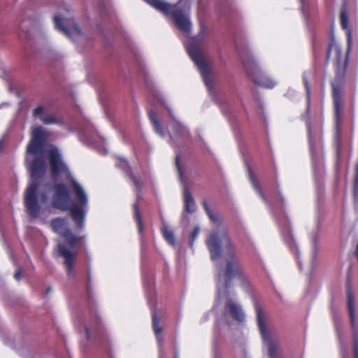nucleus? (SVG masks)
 <instances>
[{"mask_svg": "<svg viewBox=\"0 0 358 358\" xmlns=\"http://www.w3.org/2000/svg\"><path fill=\"white\" fill-rule=\"evenodd\" d=\"M206 243L212 260H216L221 257L222 245H224L226 263L224 273L228 281L236 278L242 282H248V275L243 268L241 261L236 255L235 245L227 231H212L208 235Z\"/></svg>", "mask_w": 358, "mask_h": 358, "instance_id": "1", "label": "nucleus"}, {"mask_svg": "<svg viewBox=\"0 0 358 358\" xmlns=\"http://www.w3.org/2000/svg\"><path fill=\"white\" fill-rule=\"evenodd\" d=\"M70 182L72 192L76 196V201L69 207L68 203L70 194L67 187L63 183H57L54 185L52 206L62 211L69 210L76 227L82 229L85 227L88 198L82 186L74 178H71Z\"/></svg>", "mask_w": 358, "mask_h": 358, "instance_id": "2", "label": "nucleus"}, {"mask_svg": "<svg viewBox=\"0 0 358 358\" xmlns=\"http://www.w3.org/2000/svg\"><path fill=\"white\" fill-rule=\"evenodd\" d=\"M189 57L197 66L204 83L207 86L211 84L212 69L202 52V42L199 37L192 38L187 46Z\"/></svg>", "mask_w": 358, "mask_h": 358, "instance_id": "3", "label": "nucleus"}, {"mask_svg": "<svg viewBox=\"0 0 358 358\" xmlns=\"http://www.w3.org/2000/svg\"><path fill=\"white\" fill-rule=\"evenodd\" d=\"M238 52L250 79L259 86L269 89L273 88L275 85V83L260 69L254 59L252 58H245L240 50H238Z\"/></svg>", "mask_w": 358, "mask_h": 358, "instance_id": "4", "label": "nucleus"}, {"mask_svg": "<svg viewBox=\"0 0 358 358\" xmlns=\"http://www.w3.org/2000/svg\"><path fill=\"white\" fill-rule=\"evenodd\" d=\"M89 306L90 320L87 324H84L85 336L89 342L92 341L98 342V341L105 338V331L95 304L90 301Z\"/></svg>", "mask_w": 358, "mask_h": 358, "instance_id": "5", "label": "nucleus"}, {"mask_svg": "<svg viewBox=\"0 0 358 358\" xmlns=\"http://www.w3.org/2000/svg\"><path fill=\"white\" fill-rule=\"evenodd\" d=\"M50 226L55 233L59 234L65 240L72 250L80 245L85 238V236H78L72 232L69 228L68 221L66 218H54L50 222Z\"/></svg>", "mask_w": 358, "mask_h": 358, "instance_id": "6", "label": "nucleus"}, {"mask_svg": "<svg viewBox=\"0 0 358 358\" xmlns=\"http://www.w3.org/2000/svg\"><path fill=\"white\" fill-rule=\"evenodd\" d=\"M347 65L348 61L345 60L343 66L336 67L335 78L331 82L334 108H343V92L345 87Z\"/></svg>", "mask_w": 358, "mask_h": 358, "instance_id": "7", "label": "nucleus"}, {"mask_svg": "<svg viewBox=\"0 0 358 358\" xmlns=\"http://www.w3.org/2000/svg\"><path fill=\"white\" fill-rule=\"evenodd\" d=\"M257 324L260 331L262 339L267 346L269 358H277L279 343L273 339L268 334L264 314L260 307L256 308Z\"/></svg>", "mask_w": 358, "mask_h": 358, "instance_id": "8", "label": "nucleus"}, {"mask_svg": "<svg viewBox=\"0 0 358 358\" xmlns=\"http://www.w3.org/2000/svg\"><path fill=\"white\" fill-rule=\"evenodd\" d=\"M38 184L32 182L27 187L24 195V206L29 215L32 218L38 217L41 212V206L36 196Z\"/></svg>", "mask_w": 358, "mask_h": 358, "instance_id": "9", "label": "nucleus"}, {"mask_svg": "<svg viewBox=\"0 0 358 358\" xmlns=\"http://www.w3.org/2000/svg\"><path fill=\"white\" fill-rule=\"evenodd\" d=\"M342 115L343 108H334V127L332 145L338 161L341 159L343 154Z\"/></svg>", "mask_w": 358, "mask_h": 358, "instance_id": "10", "label": "nucleus"}, {"mask_svg": "<svg viewBox=\"0 0 358 358\" xmlns=\"http://www.w3.org/2000/svg\"><path fill=\"white\" fill-rule=\"evenodd\" d=\"M53 20L55 28L70 38L83 34L81 29L73 19H64L62 16L57 15L53 17Z\"/></svg>", "mask_w": 358, "mask_h": 358, "instance_id": "11", "label": "nucleus"}, {"mask_svg": "<svg viewBox=\"0 0 358 358\" xmlns=\"http://www.w3.org/2000/svg\"><path fill=\"white\" fill-rule=\"evenodd\" d=\"M44 143L45 134L43 129L41 127L35 128L32 132V138L27 148V154L33 155L41 154L43 151Z\"/></svg>", "mask_w": 358, "mask_h": 358, "instance_id": "12", "label": "nucleus"}, {"mask_svg": "<svg viewBox=\"0 0 358 358\" xmlns=\"http://www.w3.org/2000/svg\"><path fill=\"white\" fill-rule=\"evenodd\" d=\"M58 255L64 259V264L66 268V273L71 275L74 269V262L77 256V251H71L64 244L59 243L57 246Z\"/></svg>", "mask_w": 358, "mask_h": 358, "instance_id": "13", "label": "nucleus"}, {"mask_svg": "<svg viewBox=\"0 0 358 358\" xmlns=\"http://www.w3.org/2000/svg\"><path fill=\"white\" fill-rule=\"evenodd\" d=\"M303 83L306 90V124L308 131V135L310 142V149H313V143L312 142L311 136V121H310V87L306 73L303 74Z\"/></svg>", "mask_w": 358, "mask_h": 358, "instance_id": "14", "label": "nucleus"}, {"mask_svg": "<svg viewBox=\"0 0 358 358\" xmlns=\"http://www.w3.org/2000/svg\"><path fill=\"white\" fill-rule=\"evenodd\" d=\"M143 282L144 285L148 289L147 296H148V303L151 308L152 313V329L154 334L157 336V308L155 306V302L152 300L151 296H150V292H151V289L153 288L152 282L150 280L149 274L147 273L146 270L143 268Z\"/></svg>", "mask_w": 358, "mask_h": 358, "instance_id": "15", "label": "nucleus"}, {"mask_svg": "<svg viewBox=\"0 0 358 358\" xmlns=\"http://www.w3.org/2000/svg\"><path fill=\"white\" fill-rule=\"evenodd\" d=\"M172 17L176 27L182 31L187 33L191 29L189 19L181 9H176L172 12Z\"/></svg>", "mask_w": 358, "mask_h": 358, "instance_id": "16", "label": "nucleus"}, {"mask_svg": "<svg viewBox=\"0 0 358 358\" xmlns=\"http://www.w3.org/2000/svg\"><path fill=\"white\" fill-rule=\"evenodd\" d=\"M31 177L34 180L42 178L45 173V162L43 157H36L30 166Z\"/></svg>", "mask_w": 358, "mask_h": 358, "instance_id": "17", "label": "nucleus"}, {"mask_svg": "<svg viewBox=\"0 0 358 358\" xmlns=\"http://www.w3.org/2000/svg\"><path fill=\"white\" fill-rule=\"evenodd\" d=\"M51 174L53 177L57 176L65 169V165L60 156L55 152L51 151L49 154Z\"/></svg>", "mask_w": 358, "mask_h": 358, "instance_id": "18", "label": "nucleus"}, {"mask_svg": "<svg viewBox=\"0 0 358 358\" xmlns=\"http://www.w3.org/2000/svg\"><path fill=\"white\" fill-rule=\"evenodd\" d=\"M184 207L186 213L189 214L193 213L195 210L194 199L191 194V192L187 187H185L183 191Z\"/></svg>", "mask_w": 358, "mask_h": 358, "instance_id": "19", "label": "nucleus"}, {"mask_svg": "<svg viewBox=\"0 0 358 358\" xmlns=\"http://www.w3.org/2000/svg\"><path fill=\"white\" fill-rule=\"evenodd\" d=\"M248 174H249V179H250L254 189H255V191L259 194V195L261 196V198L262 199V200L264 202H267L268 201L267 197H266V194H264V192H263L262 188L258 181V179H257L255 173L253 172V171L252 170V169L250 166L248 167Z\"/></svg>", "mask_w": 358, "mask_h": 358, "instance_id": "20", "label": "nucleus"}, {"mask_svg": "<svg viewBox=\"0 0 358 358\" xmlns=\"http://www.w3.org/2000/svg\"><path fill=\"white\" fill-rule=\"evenodd\" d=\"M226 307L229 310L231 316L236 321L241 322L244 320V315L241 308L232 301L227 303Z\"/></svg>", "mask_w": 358, "mask_h": 358, "instance_id": "21", "label": "nucleus"}, {"mask_svg": "<svg viewBox=\"0 0 358 358\" xmlns=\"http://www.w3.org/2000/svg\"><path fill=\"white\" fill-rule=\"evenodd\" d=\"M348 309L352 328H355V297L350 289L347 291Z\"/></svg>", "mask_w": 358, "mask_h": 358, "instance_id": "22", "label": "nucleus"}, {"mask_svg": "<svg viewBox=\"0 0 358 358\" xmlns=\"http://www.w3.org/2000/svg\"><path fill=\"white\" fill-rule=\"evenodd\" d=\"M133 213H134V219L137 223L138 231L140 234H143V219L141 217V211L138 207V201H136L133 205Z\"/></svg>", "mask_w": 358, "mask_h": 358, "instance_id": "23", "label": "nucleus"}, {"mask_svg": "<svg viewBox=\"0 0 358 358\" xmlns=\"http://www.w3.org/2000/svg\"><path fill=\"white\" fill-rule=\"evenodd\" d=\"M340 21L341 25L343 29H348L349 22H348V3L345 1L341 8L340 12Z\"/></svg>", "mask_w": 358, "mask_h": 358, "instance_id": "24", "label": "nucleus"}, {"mask_svg": "<svg viewBox=\"0 0 358 358\" xmlns=\"http://www.w3.org/2000/svg\"><path fill=\"white\" fill-rule=\"evenodd\" d=\"M161 232L164 239L168 243L172 246L176 245V238L173 231L166 227H164L161 229Z\"/></svg>", "mask_w": 358, "mask_h": 358, "instance_id": "25", "label": "nucleus"}, {"mask_svg": "<svg viewBox=\"0 0 358 358\" xmlns=\"http://www.w3.org/2000/svg\"><path fill=\"white\" fill-rule=\"evenodd\" d=\"M173 6L166 3L161 0H158V10L164 13L166 15H171L173 10H176Z\"/></svg>", "mask_w": 358, "mask_h": 358, "instance_id": "26", "label": "nucleus"}, {"mask_svg": "<svg viewBox=\"0 0 358 358\" xmlns=\"http://www.w3.org/2000/svg\"><path fill=\"white\" fill-rule=\"evenodd\" d=\"M352 194L353 196L355 199L358 195V159L356 162L355 166V174L353 178V187H352Z\"/></svg>", "mask_w": 358, "mask_h": 358, "instance_id": "27", "label": "nucleus"}, {"mask_svg": "<svg viewBox=\"0 0 358 358\" xmlns=\"http://www.w3.org/2000/svg\"><path fill=\"white\" fill-rule=\"evenodd\" d=\"M40 119L45 124L62 123V119H57L52 115L41 116Z\"/></svg>", "mask_w": 358, "mask_h": 358, "instance_id": "28", "label": "nucleus"}, {"mask_svg": "<svg viewBox=\"0 0 358 358\" xmlns=\"http://www.w3.org/2000/svg\"><path fill=\"white\" fill-rule=\"evenodd\" d=\"M353 355L354 358H358V332L355 331L353 334Z\"/></svg>", "mask_w": 358, "mask_h": 358, "instance_id": "29", "label": "nucleus"}, {"mask_svg": "<svg viewBox=\"0 0 358 358\" xmlns=\"http://www.w3.org/2000/svg\"><path fill=\"white\" fill-rule=\"evenodd\" d=\"M202 205H203V207L206 213V214L208 215V216L209 217V218L212 220V221H215V219L214 217V215L213 214V212L211 210V209L210 208L207 201L206 200H204L203 202H202Z\"/></svg>", "mask_w": 358, "mask_h": 358, "instance_id": "30", "label": "nucleus"}, {"mask_svg": "<svg viewBox=\"0 0 358 358\" xmlns=\"http://www.w3.org/2000/svg\"><path fill=\"white\" fill-rule=\"evenodd\" d=\"M149 118L152 122L153 129L157 131V113L153 110L148 111Z\"/></svg>", "mask_w": 358, "mask_h": 358, "instance_id": "31", "label": "nucleus"}, {"mask_svg": "<svg viewBox=\"0 0 358 358\" xmlns=\"http://www.w3.org/2000/svg\"><path fill=\"white\" fill-rule=\"evenodd\" d=\"M199 234V227H194L190 234V241H189V246L190 247L193 246L194 241L197 238Z\"/></svg>", "mask_w": 358, "mask_h": 358, "instance_id": "32", "label": "nucleus"}, {"mask_svg": "<svg viewBox=\"0 0 358 358\" xmlns=\"http://www.w3.org/2000/svg\"><path fill=\"white\" fill-rule=\"evenodd\" d=\"M43 111H44L43 106H39L34 110L33 116L38 117V115H41L43 113Z\"/></svg>", "mask_w": 358, "mask_h": 358, "instance_id": "33", "label": "nucleus"}, {"mask_svg": "<svg viewBox=\"0 0 358 358\" xmlns=\"http://www.w3.org/2000/svg\"><path fill=\"white\" fill-rule=\"evenodd\" d=\"M333 45H334V43L333 42L330 43L329 44V45H328L327 52V59H329V57H330Z\"/></svg>", "mask_w": 358, "mask_h": 358, "instance_id": "34", "label": "nucleus"}, {"mask_svg": "<svg viewBox=\"0 0 358 358\" xmlns=\"http://www.w3.org/2000/svg\"><path fill=\"white\" fill-rule=\"evenodd\" d=\"M22 276V271L20 269H17L15 273L14 277L17 280H20Z\"/></svg>", "mask_w": 358, "mask_h": 358, "instance_id": "35", "label": "nucleus"}, {"mask_svg": "<svg viewBox=\"0 0 358 358\" xmlns=\"http://www.w3.org/2000/svg\"><path fill=\"white\" fill-rule=\"evenodd\" d=\"M133 181H134V183L136 186L137 188H138V189L141 188V183L140 180L138 178H134L133 179Z\"/></svg>", "mask_w": 358, "mask_h": 358, "instance_id": "36", "label": "nucleus"}, {"mask_svg": "<svg viewBox=\"0 0 358 358\" xmlns=\"http://www.w3.org/2000/svg\"><path fill=\"white\" fill-rule=\"evenodd\" d=\"M278 196H279V201L282 205H284L285 203V198L280 191H278Z\"/></svg>", "mask_w": 358, "mask_h": 358, "instance_id": "37", "label": "nucleus"}, {"mask_svg": "<svg viewBox=\"0 0 358 358\" xmlns=\"http://www.w3.org/2000/svg\"><path fill=\"white\" fill-rule=\"evenodd\" d=\"M41 198L43 203H45L48 200V196L45 193L41 194Z\"/></svg>", "mask_w": 358, "mask_h": 358, "instance_id": "38", "label": "nucleus"}, {"mask_svg": "<svg viewBox=\"0 0 358 358\" xmlns=\"http://www.w3.org/2000/svg\"><path fill=\"white\" fill-rule=\"evenodd\" d=\"M88 281H90V273H88ZM87 290L88 292L89 298H90V290L89 283H87Z\"/></svg>", "mask_w": 358, "mask_h": 358, "instance_id": "39", "label": "nucleus"}, {"mask_svg": "<svg viewBox=\"0 0 358 358\" xmlns=\"http://www.w3.org/2000/svg\"><path fill=\"white\" fill-rule=\"evenodd\" d=\"M157 331H158V336H159V334L162 333V328H161L160 327L158 326V329H157Z\"/></svg>", "mask_w": 358, "mask_h": 358, "instance_id": "40", "label": "nucleus"}, {"mask_svg": "<svg viewBox=\"0 0 358 358\" xmlns=\"http://www.w3.org/2000/svg\"><path fill=\"white\" fill-rule=\"evenodd\" d=\"M157 131H158V134L161 132V127H159V124H158V129H157Z\"/></svg>", "mask_w": 358, "mask_h": 358, "instance_id": "41", "label": "nucleus"}, {"mask_svg": "<svg viewBox=\"0 0 358 358\" xmlns=\"http://www.w3.org/2000/svg\"><path fill=\"white\" fill-rule=\"evenodd\" d=\"M152 96H153V99H155L156 97V94H155V92H152Z\"/></svg>", "mask_w": 358, "mask_h": 358, "instance_id": "42", "label": "nucleus"}, {"mask_svg": "<svg viewBox=\"0 0 358 358\" xmlns=\"http://www.w3.org/2000/svg\"><path fill=\"white\" fill-rule=\"evenodd\" d=\"M50 291V287H48V288L46 289V294H48Z\"/></svg>", "mask_w": 358, "mask_h": 358, "instance_id": "43", "label": "nucleus"}, {"mask_svg": "<svg viewBox=\"0 0 358 358\" xmlns=\"http://www.w3.org/2000/svg\"><path fill=\"white\" fill-rule=\"evenodd\" d=\"M276 185H277V187L278 188L279 187V184H278V182H276Z\"/></svg>", "mask_w": 358, "mask_h": 358, "instance_id": "44", "label": "nucleus"}, {"mask_svg": "<svg viewBox=\"0 0 358 358\" xmlns=\"http://www.w3.org/2000/svg\"><path fill=\"white\" fill-rule=\"evenodd\" d=\"M176 160H177V164H178V158H176Z\"/></svg>", "mask_w": 358, "mask_h": 358, "instance_id": "45", "label": "nucleus"}, {"mask_svg": "<svg viewBox=\"0 0 358 358\" xmlns=\"http://www.w3.org/2000/svg\"><path fill=\"white\" fill-rule=\"evenodd\" d=\"M301 2H303V0H301Z\"/></svg>", "mask_w": 358, "mask_h": 358, "instance_id": "46", "label": "nucleus"}]
</instances>
